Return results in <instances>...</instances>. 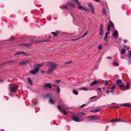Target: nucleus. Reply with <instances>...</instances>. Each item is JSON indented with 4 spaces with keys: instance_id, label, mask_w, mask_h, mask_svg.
<instances>
[{
    "instance_id": "f257e3e1",
    "label": "nucleus",
    "mask_w": 131,
    "mask_h": 131,
    "mask_svg": "<svg viewBox=\"0 0 131 131\" xmlns=\"http://www.w3.org/2000/svg\"><path fill=\"white\" fill-rule=\"evenodd\" d=\"M46 65L47 66L50 67V68H52L54 69H56L57 66V64L56 63L53 62H48L46 63Z\"/></svg>"
},
{
    "instance_id": "f03ea898",
    "label": "nucleus",
    "mask_w": 131,
    "mask_h": 131,
    "mask_svg": "<svg viewBox=\"0 0 131 131\" xmlns=\"http://www.w3.org/2000/svg\"><path fill=\"white\" fill-rule=\"evenodd\" d=\"M18 88V86L16 85L12 87H10L9 90L12 93H15L16 92Z\"/></svg>"
},
{
    "instance_id": "7ed1b4c3",
    "label": "nucleus",
    "mask_w": 131,
    "mask_h": 131,
    "mask_svg": "<svg viewBox=\"0 0 131 131\" xmlns=\"http://www.w3.org/2000/svg\"><path fill=\"white\" fill-rule=\"evenodd\" d=\"M40 68L39 67H36V68L33 70H31L29 71V72L33 74H34L37 73L38 71L39 70Z\"/></svg>"
},
{
    "instance_id": "20e7f679",
    "label": "nucleus",
    "mask_w": 131,
    "mask_h": 131,
    "mask_svg": "<svg viewBox=\"0 0 131 131\" xmlns=\"http://www.w3.org/2000/svg\"><path fill=\"white\" fill-rule=\"evenodd\" d=\"M74 1L76 2V3L75 4L77 5V8L79 10H82V7L81 6V4L79 3L78 0H74Z\"/></svg>"
},
{
    "instance_id": "39448f33",
    "label": "nucleus",
    "mask_w": 131,
    "mask_h": 131,
    "mask_svg": "<svg viewBox=\"0 0 131 131\" xmlns=\"http://www.w3.org/2000/svg\"><path fill=\"white\" fill-rule=\"evenodd\" d=\"M72 119L76 122H80L81 121V120L78 117L76 116H74L72 117Z\"/></svg>"
},
{
    "instance_id": "423d86ee",
    "label": "nucleus",
    "mask_w": 131,
    "mask_h": 131,
    "mask_svg": "<svg viewBox=\"0 0 131 131\" xmlns=\"http://www.w3.org/2000/svg\"><path fill=\"white\" fill-rule=\"evenodd\" d=\"M46 87H47L49 88H51L52 87V85L50 83H46L45 85L43 86V88L44 89H46Z\"/></svg>"
},
{
    "instance_id": "0eeeda50",
    "label": "nucleus",
    "mask_w": 131,
    "mask_h": 131,
    "mask_svg": "<svg viewBox=\"0 0 131 131\" xmlns=\"http://www.w3.org/2000/svg\"><path fill=\"white\" fill-rule=\"evenodd\" d=\"M121 106H123L125 107H129L131 106V104L129 103H123L121 104Z\"/></svg>"
},
{
    "instance_id": "6e6552de",
    "label": "nucleus",
    "mask_w": 131,
    "mask_h": 131,
    "mask_svg": "<svg viewBox=\"0 0 131 131\" xmlns=\"http://www.w3.org/2000/svg\"><path fill=\"white\" fill-rule=\"evenodd\" d=\"M55 69L52 68H50L48 69L47 72L48 73H51Z\"/></svg>"
},
{
    "instance_id": "1a4fd4ad",
    "label": "nucleus",
    "mask_w": 131,
    "mask_h": 131,
    "mask_svg": "<svg viewBox=\"0 0 131 131\" xmlns=\"http://www.w3.org/2000/svg\"><path fill=\"white\" fill-rule=\"evenodd\" d=\"M99 83L100 82L99 81L95 80L91 83L90 85H92L94 84H99Z\"/></svg>"
},
{
    "instance_id": "9d476101",
    "label": "nucleus",
    "mask_w": 131,
    "mask_h": 131,
    "mask_svg": "<svg viewBox=\"0 0 131 131\" xmlns=\"http://www.w3.org/2000/svg\"><path fill=\"white\" fill-rule=\"evenodd\" d=\"M118 33L117 31L116 30L114 31L113 35V37H115L118 35Z\"/></svg>"
},
{
    "instance_id": "9b49d317",
    "label": "nucleus",
    "mask_w": 131,
    "mask_h": 131,
    "mask_svg": "<svg viewBox=\"0 0 131 131\" xmlns=\"http://www.w3.org/2000/svg\"><path fill=\"white\" fill-rule=\"evenodd\" d=\"M122 82L120 80H118L116 82V84L117 85H119L121 84Z\"/></svg>"
},
{
    "instance_id": "f8f14e48",
    "label": "nucleus",
    "mask_w": 131,
    "mask_h": 131,
    "mask_svg": "<svg viewBox=\"0 0 131 131\" xmlns=\"http://www.w3.org/2000/svg\"><path fill=\"white\" fill-rule=\"evenodd\" d=\"M100 110V108H98L94 110H92L90 111L91 112H96L99 111Z\"/></svg>"
},
{
    "instance_id": "ddd939ff",
    "label": "nucleus",
    "mask_w": 131,
    "mask_h": 131,
    "mask_svg": "<svg viewBox=\"0 0 131 131\" xmlns=\"http://www.w3.org/2000/svg\"><path fill=\"white\" fill-rule=\"evenodd\" d=\"M80 89L81 90H83L85 91H87L88 90V88L84 87L81 88H80Z\"/></svg>"
},
{
    "instance_id": "4468645a",
    "label": "nucleus",
    "mask_w": 131,
    "mask_h": 131,
    "mask_svg": "<svg viewBox=\"0 0 131 131\" xmlns=\"http://www.w3.org/2000/svg\"><path fill=\"white\" fill-rule=\"evenodd\" d=\"M43 64H43L42 63H41L38 64H36V66H37L38 67H39V68L40 67L43 66Z\"/></svg>"
},
{
    "instance_id": "2eb2a0df",
    "label": "nucleus",
    "mask_w": 131,
    "mask_h": 131,
    "mask_svg": "<svg viewBox=\"0 0 131 131\" xmlns=\"http://www.w3.org/2000/svg\"><path fill=\"white\" fill-rule=\"evenodd\" d=\"M49 102L52 104H54L55 103V101L52 98H50L49 100Z\"/></svg>"
},
{
    "instance_id": "dca6fc26",
    "label": "nucleus",
    "mask_w": 131,
    "mask_h": 131,
    "mask_svg": "<svg viewBox=\"0 0 131 131\" xmlns=\"http://www.w3.org/2000/svg\"><path fill=\"white\" fill-rule=\"evenodd\" d=\"M108 32H106L105 33V36L104 37V40L105 41L108 35Z\"/></svg>"
},
{
    "instance_id": "f3484780",
    "label": "nucleus",
    "mask_w": 131,
    "mask_h": 131,
    "mask_svg": "<svg viewBox=\"0 0 131 131\" xmlns=\"http://www.w3.org/2000/svg\"><path fill=\"white\" fill-rule=\"evenodd\" d=\"M78 115H79L83 116L85 115L86 114L85 113H83V112H81L80 113H78Z\"/></svg>"
},
{
    "instance_id": "a211bd4d",
    "label": "nucleus",
    "mask_w": 131,
    "mask_h": 131,
    "mask_svg": "<svg viewBox=\"0 0 131 131\" xmlns=\"http://www.w3.org/2000/svg\"><path fill=\"white\" fill-rule=\"evenodd\" d=\"M113 65L115 66H119L118 63L116 61L113 62Z\"/></svg>"
},
{
    "instance_id": "6ab92c4d",
    "label": "nucleus",
    "mask_w": 131,
    "mask_h": 131,
    "mask_svg": "<svg viewBox=\"0 0 131 131\" xmlns=\"http://www.w3.org/2000/svg\"><path fill=\"white\" fill-rule=\"evenodd\" d=\"M94 119L97 120L99 118V116L97 115H93Z\"/></svg>"
},
{
    "instance_id": "aec40b11",
    "label": "nucleus",
    "mask_w": 131,
    "mask_h": 131,
    "mask_svg": "<svg viewBox=\"0 0 131 131\" xmlns=\"http://www.w3.org/2000/svg\"><path fill=\"white\" fill-rule=\"evenodd\" d=\"M125 51V50L123 48H122L121 49V53L122 54H123Z\"/></svg>"
},
{
    "instance_id": "412c9836",
    "label": "nucleus",
    "mask_w": 131,
    "mask_h": 131,
    "mask_svg": "<svg viewBox=\"0 0 131 131\" xmlns=\"http://www.w3.org/2000/svg\"><path fill=\"white\" fill-rule=\"evenodd\" d=\"M22 52L21 51L17 52L14 54L15 55H19L22 54Z\"/></svg>"
},
{
    "instance_id": "4be33fe9",
    "label": "nucleus",
    "mask_w": 131,
    "mask_h": 131,
    "mask_svg": "<svg viewBox=\"0 0 131 131\" xmlns=\"http://www.w3.org/2000/svg\"><path fill=\"white\" fill-rule=\"evenodd\" d=\"M26 64L29 63L31 62V59H29L27 60H25Z\"/></svg>"
},
{
    "instance_id": "5701e85b",
    "label": "nucleus",
    "mask_w": 131,
    "mask_h": 131,
    "mask_svg": "<svg viewBox=\"0 0 131 131\" xmlns=\"http://www.w3.org/2000/svg\"><path fill=\"white\" fill-rule=\"evenodd\" d=\"M20 64L23 65H24L26 64V62L25 61H22L20 63Z\"/></svg>"
},
{
    "instance_id": "b1692460",
    "label": "nucleus",
    "mask_w": 131,
    "mask_h": 131,
    "mask_svg": "<svg viewBox=\"0 0 131 131\" xmlns=\"http://www.w3.org/2000/svg\"><path fill=\"white\" fill-rule=\"evenodd\" d=\"M110 25H111V27H114V25L112 21H110Z\"/></svg>"
},
{
    "instance_id": "393cba45",
    "label": "nucleus",
    "mask_w": 131,
    "mask_h": 131,
    "mask_svg": "<svg viewBox=\"0 0 131 131\" xmlns=\"http://www.w3.org/2000/svg\"><path fill=\"white\" fill-rule=\"evenodd\" d=\"M27 80L31 84H32V82L31 79L29 78H27Z\"/></svg>"
},
{
    "instance_id": "a878e982",
    "label": "nucleus",
    "mask_w": 131,
    "mask_h": 131,
    "mask_svg": "<svg viewBox=\"0 0 131 131\" xmlns=\"http://www.w3.org/2000/svg\"><path fill=\"white\" fill-rule=\"evenodd\" d=\"M58 109L62 113H63V112L61 108V107L60 105H58Z\"/></svg>"
},
{
    "instance_id": "bb28decb",
    "label": "nucleus",
    "mask_w": 131,
    "mask_h": 131,
    "mask_svg": "<svg viewBox=\"0 0 131 131\" xmlns=\"http://www.w3.org/2000/svg\"><path fill=\"white\" fill-rule=\"evenodd\" d=\"M73 94L75 95H77L78 94V92L75 90H73Z\"/></svg>"
},
{
    "instance_id": "cd10ccee",
    "label": "nucleus",
    "mask_w": 131,
    "mask_h": 131,
    "mask_svg": "<svg viewBox=\"0 0 131 131\" xmlns=\"http://www.w3.org/2000/svg\"><path fill=\"white\" fill-rule=\"evenodd\" d=\"M22 52V54H23L25 55L28 56L29 55V54L28 53L24 52Z\"/></svg>"
},
{
    "instance_id": "c85d7f7f",
    "label": "nucleus",
    "mask_w": 131,
    "mask_h": 131,
    "mask_svg": "<svg viewBox=\"0 0 131 131\" xmlns=\"http://www.w3.org/2000/svg\"><path fill=\"white\" fill-rule=\"evenodd\" d=\"M88 117L90 120H92L94 119L93 116H89Z\"/></svg>"
},
{
    "instance_id": "c756f323",
    "label": "nucleus",
    "mask_w": 131,
    "mask_h": 131,
    "mask_svg": "<svg viewBox=\"0 0 131 131\" xmlns=\"http://www.w3.org/2000/svg\"><path fill=\"white\" fill-rule=\"evenodd\" d=\"M108 84V82L106 80L104 81V85H107Z\"/></svg>"
},
{
    "instance_id": "7c9ffc66",
    "label": "nucleus",
    "mask_w": 131,
    "mask_h": 131,
    "mask_svg": "<svg viewBox=\"0 0 131 131\" xmlns=\"http://www.w3.org/2000/svg\"><path fill=\"white\" fill-rule=\"evenodd\" d=\"M103 12L105 14H107V13L106 11V10L104 8H103Z\"/></svg>"
},
{
    "instance_id": "2f4dec72",
    "label": "nucleus",
    "mask_w": 131,
    "mask_h": 131,
    "mask_svg": "<svg viewBox=\"0 0 131 131\" xmlns=\"http://www.w3.org/2000/svg\"><path fill=\"white\" fill-rule=\"evenodd\" d=\"M82 10H83L84 11H87V10H88V9L87 8L84 7H82Z\"/></svg>"
},
{
    "instance_id": "473e14b6",
    "label": "nucleus",
    "mask_w": 131,
    "mask_h": 131,
    "mask_svg": "<svg viewBox=\"0 0 131 131\" xmlns=\"http://www.w3.org/2000/svg\"><path fill=\"white\" fill-rule=\"evenodd\" d=\"M32 45V42L29 43L28 44H27V47H29L30 46H31Z\"/></svg>"
},
{
    "instance_id": "72a5a7b5",
    "label": "nucleus",
    "mask_w": 131,
    "mask_h": 131,
    "mask_svg": "<svg viewBox=\"0 0 131 131\" xmlns=\"http://www.w3.org/2000/svg\"><path fill=\"white\" fill-rule=\"evenodd\" d=\"M108 28L107 29V31H109L110 30V25L108 24L107 25Z\"/></svg>"
},
{
    "instance_id": "f704fd0d",
    "label": "nucleus",
    "mask_w": 131,
    "mask_h": 131,
    "mask_svg": "<svg viewBox=\"0 0 131 131\" xmlns=\"http://www.w3.org/2000/svg\"><path fill=\"white\" fill-rule=\"evenodd\" d=\"M129 55L128 56V58H130V57H131V51H129Z\"/></svg>"
},
{
    "instance_id": "c9c22d12",
    "label": "nucleus",
    "mask_w": 131,
    "mask_h": 131,
    "mask_svg": "<svg viewBox=\"0 0 131 131\" xmlns=\"http://www.w3.org/2000/svg\"><path fill=\"white\" fill-rule=\"evenodd\" d=\"M88 5L89 8L91 7H93V5L91 4V3H88Z\"/></svg>"
},
{
    "instance_id": "e433bc0d",
    "label": "nucleus",
    "mask_w": 131,
    "mask_h": 131,
    "mask_svg": "<svg viewBox=\"0 0 131 131\" xmlns=\"http://www.w3.org/2000/svg\"><path fill=\"white\" fill-rule=\"evenodd\" d=\"M125 87L128 90L129 89V84H127L125 86Z\"/></svg>"
},
{
    "instance_id": "4c0bfd02",
    "label": "nucleus",
    "mask_w": 131,
    "mask_h": 131,
    "mask_svg": "<svg viewBox=\"0 0 131 131\" xmlns=\"http://www.w3.org/2000/svg\"><path fill=\"white\" fill-rule=\"evenodd\" d=\"M103 30H100V35H102L103 34Z\"/></svg>"
},
{
    "instance_id": "58836bf2",
    "label": "nucleus",
    "mask_w": 131,
    "mask_h": 131,
    "mask_svg": "<svg viewBox=\"0 0 131 131\" xmlns=\"http://www.w3.org/2000/svg\"><path fill=\"white\" fill-rule=\"evenodd\" d=\"M115 122H117L118 121H121V120L120 119L117 118L115 119Z\"/></svg>"
},
{
    "instance_id": "ea45409f",
    "label": "nucleus",
    "mask_w": 131,
    "mask_h": 131,
    "mask_svg": "<svg viewBox=\"0 0 131 131\" xmlns=\"http://www.w3.org/2000/svg\"><path fill=\"white\" fill-rule=\"evenodd\" d=\"M98 49H102V46L101 45H100V46H99Z\"/></svg>"
},
{
    "instance_id": "a19ab883",
    "label": "nucleus",
    "mask_w": 131,
    "mask_h": 131,
    "mask_svg": "<svg viewBox=\"0 0 131 131\" xmlns=\"http://www.w3.org/2000/svg\"><path fill=\"white\" fill-rule=\"evenodd\" d=\"M70 6L74 8H75V5L73 4H71Z\"/></svg>"
},
{
    "instance_id": "79ce46f5",
    "label": "nucleus",
    "mask_w": 131,
    "mask_h": 131,
    "mask_svg": "<svg viewBox=\"0 0 131 131\" xmlns=\"http://www.w3.org/2000/svg\"><path fill=\"white\" fill-rule=\"evenodd\" d=\"M124 84H120L119 85V87H124Z\"/></svg>"
},
{
    "instance_id": "37998d69",
    "label": "nucleus",
    "mask_w": 131,
    "mask_h": 131,
    "mask_svg": "<svg viewBox=\"0 0 131 131\" xmlns=\"http://www.w3.org/2000/svg\"><path fill=\"white\" fill-rule=\"evenodd\" d=\"M57 91L58 92V93L60 91V89L59 87H58L57 89Z\"/></svg>"
},
{
    "instance_id": "c03bdc74",
    "label": "nucleus",
    "mask_w": 131,
    "mask_h": 131,
    "mask_svg": "<svg viewBox=\"0 0 131 131\" xmlns=\"http://www.w3.org/2000/svg\"><path fill=\"white\" fill-rule=\"evenodd\" d=\"M97 89L100 92H101V90L100 88H97Z\"/></svg>"
},
{
    "instance_id": "a18cd8bd",
    "label": "nucleus",
    "mask_w": 131,
    "mask_h": 131,
    "mask_svg": "<svg viewBox=\"0 0 131 131\" xmlns=\"http://www.w3.org/2000/svg\"><path fill=\"white\" fill-rule=\"evenodd\" d=\"M115 87V84L113 85L111 88L114 89Z\"/></svg>"
},
{
    "instance_id": "49530a36",
    "label": "nucleus",
    "mask_w": 131,
    "mask_h": 131,
    "mask_svg": "<svg viewBox=\"0 0 131 131\" xmlns=\"http://www.w3.org/2000/svg\"><path fill=\"white\" fill-rule=\"evenodd\" d=\"M51 33L53 35L55 36H57V35L56 33L55 32H51Z\"/></svg>"
},
{
    "instance_id": "de8ad7c7",
    "label": "nucleus",
    "mask_w": 131,
    "mask_h": 131,
    "mask_svg": "<svg viewBox=\"0 0 131 131\" xmlns=\"http://www.w3.org/2000/svg\"><path fill=\"white\" fill-rule=\"evenodd\" d=\"M113 89L111 88L110 92L112 93H113L114 92V90Z\"/></svg>"
},
{
    "instance_id": "09e8293b",
    "label": "nucleus",
    "mask_w": 131,
    "mask_h": 131,
    "mask_svg": "<svg viewBox=\"0 0 131 131\" xmlns=\"http://www.w3.org/2000/svg\"><path fill=\"white\" fill-rule=\"evenodd\" d=\"M71 61H68V62H67L66 63L64 64L65 65L67 64L71 63Z\"/></svg>"
},
{
    "instance_id": "8fccbe9b",
    "label": "nucleus",
    "mask_w": 131,
    "mask_h": 131,
    "mask_svg": "<svg viewBox=\"0 0 131 131\" xmlns=\"http://www.w3.org/2000/svg\"><path fill=\"white\" fill-rule=\"evenodd\" d=\"M91 12L92 13H94L95 11H94V9H91Z\"/></svg>"
},
{
    "instance_id": "3c124183",
    "label": "nucleus",
    "mask_w": 131,
    "mask_h": 131,
    "mask_svg": "<svg viewBox=\"0 0 131 131\" xmlns=\"http://www.w3.org/2000/svg\"><path fill=\"white\" fill-rule=\"evenodd\" d=\"M87 32H86L85 34H84V35H83V36H82V37H84V36H85L86 35H87Z\"/></svg>"
},
{
    "instance_id": "603ef678",
    "label": "nucleus",
    "mask_w": 131,
    "mask_h": 131,
    "mask_svg": "<svg viewBox=\"0 0 131 131\" xmlns=\"http://www.w3.org/2000/svg\"><path fill=\"white\" fill-rule=\"evenodd\" d=\"M63 114L65 115H66L67 114V113L66 112V111H65L64 110H63Z\"/></svg>"
},
{
    "instance_id": "864d4df0",
    "label": "nucleus",
    "mask_w": 131,
    "mask_h": 131,
    "mask_svg": "<svg viewBox=\"0 0 131 131\" xmlns=\"http://www.w3.org/2000/svg\"><path fill=\"white\" fill-rule=\"evenodd\" d=\"M22 45L25 46H26V47H27V44H25V43H23V44H22Z\"/></svg>"
},
{
    "instance_id": "5fc2aeb1",
    "label": "nucleus",
    "mask_w": 131,
    "mask_h": 131,
    "mask_svg": "<svg viewBox=\"0 0 131 131\" xmlns=\"http://www.w3.org/2000/svg\"><path fill=\"white\" fill-rule=\"evenodd\" d=\"M85 105V104H84L83 105H81V108H83V107Z\"/></svg>"
},
{
    "instance_id": "6e6d98bb",
    "label": "nucleus",
    "mask_w": 131,
    "mask_h": 131,
    "mask_svg": "<svg viewBox=\"0 0 131 131\" xmlns=\"http://www.w3.org/2000/svg\"><path fill=\"white\" fill-rule=\"evenodd\" d=\"M100 30H102V25H101V26L100 27Z\"/></svg>"
},
{
    "instance_id": "4d7b16f0",
    "label": "nucleus",
    "mask_w": 131,
    "mask_h": 131,
    "mask_svg": "<svg viewBox=\"0 0 131 131\" xmlns=\"http://www.w3.org/2000/svg\"><path fill=\"white\" fill-rule=\"evenodd\" d=\"M60 81H61L60 80H56V83H58L59 82H60Z\"/></svg>"
},
{
    "instance_id": "13d9d810",
    "label": "nucleus",
    "mask_w": 131,
    "mask_h": 131,
    "mask_svg": "<svg viewBox=\"0 0 131 131\" xmlns=\"http://www.w3.org/2000/svg\"><path fill=\"white\" fill-rule=\"evenodd\" d=\"M96 96H93L90 99V100L93 99V98H96Z\"/></svg>"
},
{
    "instance_id": "bf43d9fd",
    "label": "nucleus",
    "mask_w": 131,
    "mask_h": 131,
    "mask_svg": "<svg viewBox=\"0 0 131 131\" xmlns=\"http://www.w3.org/2000/svg\"><path fill=\"white\" fill-rule=\"evenodd\" d=\"M103 89L104 90H107V88L106 87H104L103 88Z\"/></svg>"
},
{
    "instance_id": "052dcab7",
    "label": "nucleus",
    "mask_w": 131,
    "mask_h": 131,
    "mask_svg": "<svg viewBox=\"0 0 131 131\" xmlns=\"http://www.w3.org/2000/svg\"><path fill=\"white\" fill-rule=\"evenodd\" d=\"M63 6H60V8H61V9H64V7H63Z\"/></svg>"
},
{
    "instance_id": "680f3d73",
    "label": "nucleus",
    "mask_w": 131,
    "mask_h": 131,
    "mask_svg": "<svg viewBox=\"0 0 131 131\" xmlns=\"http://www.w3.org/2000/svg\"><path fill=\"white\" fill-rule=\"evenodd\" d=\"M106 58L107 59H111L112 58L111 57H106Z\"/></svg>"
},
{
    "instance_id": "e2e57ef3",
    "label": "nucleus",
    "mask_w": 131,
    "mask_h": 131,
    "mask_svg": "<svg viewBox=\"0 0 131 131\" xmlns=\"http://www.w3.org/2000/svg\"><path fill=\"white\" fill-rule=\"evenodd\" d=\"M128 63H129V64H130L131 63V60L130 59H129V60L128 61Z\"/></svg>"
},
{
    "instance_id": "0e129e2a",
    "label": "nucleus",
    "mask_w": 131,
    "mask_h": 131,
    "mask_svg": "<svg viewBox=\"0 0 131 131\" xmlns=\"http://www.w3.org/2000/svg\"><path fill=\"white\" fill-rule=\"evenodd\" d=\"M49 40H44L43 41L44 42H48Z\"/></svg>"
},
{
    "instance_id": "69168bd1",
    "label": "nucleus",
    "mask_w": 131,
    "mask_h": 131,
    "mask_svg": "<svg viewBox=\"0 0 131 131\" xmlns=\"http://www.w3.org/2000/svg\"><path fill=\"white\" fill-rule=\"evenodd\" d=\"M41 72L42 73H45V71H44L42 70H41Z\"/></svg>"
},
{
    "instance_id": "338daca9",
    "label": "nucleus",
    "mask_w": 131,
    "mask_h": 131,
    "mask_svg": "<svg viewBox=\"0 0 131 131\" xmlns=\"http://www.w3.org/2000/svg\"><path fill=\"white\" fill-rule=\"evenodd\" d=\"M110 91L108 90V91H107L106 92V93H107V94H108L109 92H110Z\"/></svg>"
},
{
    "instance_id": "774afa93",
    "label": "nucleus",
    "mask_w": 131,
    "mask_h": 131,
    "mask_svg": "<svg viewBox=\"0 0 131 131\" xmlns=\"http://www.w3.org/2000/svg\"><path fill=\"white\" fill-rule=\"evenodd\" d=\"M64 8L66 9L67 8V7L66 6H63Z\"/></svg>"
}]
</instances>
